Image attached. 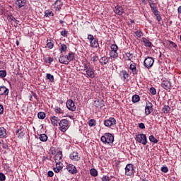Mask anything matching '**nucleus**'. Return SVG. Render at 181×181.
I'll use <instances>...</instances> for the list:
<instances>
[{"instance_id":"nucleus-1","label":"nucleus","mask_w":181,"mask_h":181,"mask_svg":"<svg viewBox=\"0 0 181 181\" xmlns=\"http://www.w3.org/2000/svg\"><path fill=\"white\" fill-rule=\"evenodd\" d=\"M76 59V57L74 56V53L73 52H69L67 55H64L62 54L59 57V62L61 63V64H69L70 62H73Z\"/></svg>"},{"instance_id":"nucleus-2","label":"nucleus","mask_w":181,"mask_h":181,"mask_svg":"<svg viewBox=\"0 0 181 181\" xmlns=\"http://www.w3.org/2000/svg\"><path fill=\"white\" fill-rule=\"evenodd\" d=\"M100 141L103 144H112L114 142V136L111 133H105L101 136Z\"/></svg>"},{"instance_id":"nucleus-3","label":"nucleus","mask_w":181,"mask_h":181,"mask_svg":"<svg viewBox=\"0 0 181 181\" xmlns=\"http://www.w3.org/2000/svg\"><path fill=\"white\" fill-rule=\"evenodd\" d=\"M136 141L142 145H146L148 144V139L146 138V134H139L135 137Z\"/></svg>"},{"instance_id":"nucleus-4","label":"nucleus","mask_w":181,"mask_h":181,"mask_svg":"<svg viewBox=\"0 0 181 181\" xmlns=\"http://www.w3.org/2000/svg\"><path fill=\"white\" fill-rule=\"evenodd\" d=\"M61 132H66L69 129V120L63 119L59 123Z\"/></svg>"},{"instance_id":"nucleus-5","label":"nucleus","mask_w":181,"mask_h":181,"mask_svg":"<svg viewBox=\"0 0 181 181\" xmlns=\"http://www.w3.org/2000/svg\"><path fill=\"white\" fill-rule=\"evenodd\" d=\"M153 63H155V59L152 57H148L144 59V66L146 69H149L153 66Z\"/></svg>"},{"instance_id":"nucleus-6","label":"nucleus","mask_w":181,"mask_h":181,"mask_svg":"<svg viewBox=\"0 0 181 181\" xmlns=\"http://www.w3.org/2000/svg\"><path fill=\"white\" fill-rule=\"evenodd\" d=\"M135 173V170L134 169V165L127 164L125 167V175L126 176H132Z\"/></svg>"},{"instance_id":"nucleus-7","label":"nucleus","mask_w":181,"mask_h":181,"mask_svg":"<svg viewBox=\"0 0 181 181\" xmlns=\"http://www.w3.org/2000/svg\"><path fill=\"white\" fill-rule=\"evenodd\" d=\"M117 124V120L114 117H110L107 119L104 120V125L107 128H111V127H114Z\"/></svg>"},{"instance_id":"nucleus-8","label":"nucleus","mask_w":181,"mask_h":181,"mask_svg":"<svg viewBox=\"0 0 181 181\" xmlns=\"http://www.w3.org/2000/svg\"><path fill=\"white\" fill-rule=\"evenodd\" d=\"M152 111H153V105L152 104V103L147 101L146 103V107H145L146 115H149V114H151Z\"/></svg>"},{"instance_id":"nucleus-9","label":"nucleus","mask_w":181,"mask_h":181,"mask_svg":"<svg viewBox=\"0 0 181 181\" xmlns=\"http://www.w3.org/2000/svg\"><path fill=\"white\" fill-rule=\"evenodd\" d=\"M27 2V0H16L15 6L16 9H21V8H24V6H26Z\"/></svg>"},{"instance_id":"nucleus-10","label":"nucleus","mask_w":181,"mask_h":181,"mask_svg":"<svg viewBox=\"0 0 181 181\" xmlns=\"http://www.w3.org/2000/svg\"><path fill=\"white\" fill-rule=\"evenodd\" d=\"M66 170L69 173H71V175H76V173L78 172L76 168V165L73 164H68L66 165Z\"/></svg>"},{"instance_id":"nucleus-11","label":"nucleus","mask_w":181,"mask_h":181,"mask_svg":"<svg viewBox=\"0 0 181 181\" xmlns=\"http://www.w3.org/2000/svg\"><path fill=\"white\" fill-rule=\"evenodd\" d=\"M69 158L71 160H74L75 162H78V160H80L81 159V156L78 155V153L76 151L72 152L69 155Z\"/></svg>"},{"instance_id":"nucleus-12","label":"nucleus","mask_w":181,"mask_h":181,"mask_svg":"<svg viewBox=\"0 0 181 181\" xmlns=\"http://www.w3.org/2000/svg\"><path fill=\"white\" fill-rule=\"evenodd\" d=\"M161 87L167 90H170V88L172 87V83H170V81L163 80L161 83Z\"/></svg>"},{"instance_id":"nucleus-13","label":"nucleus","mask_w":181,"mask_h":181,"mask_svg":"<svg viewBox=\"0 0 181 181\" xmlns=\"http://www.w3.org/2000/svg\"><path fill=\"white\" fill-rule=\"evenodd\" d=\"M53 6L56 11V12H59L60 9H62V7L63 6V2H62V0H57L54 4Z\"/></svg>"},{"instance_id":"nucleus-14","label":"nucleus","mask_w":181,"mask_h":181,"mask_svg":"<svg viewBox=\"0 0 181 181\" xmlns=\"http://www.w3.org/2000/svg\"><path fill=\"white\" fill-rule=\"evenodd\" d=\"M66 107L70 111H74L76 110V105L74 104V101H73V100H68L66 101Z\"/></svg>"},{"instance_id":"nucleus-15","label":"nucleus","mask_w":181,"mask_h":181,"mask_svg":"<svg viewBox=\"0 0 181 181\" xmlns=\"http://www.w3.org/2000/svg\"><path fill=\"white\" fill-rule=\"evenodd\" d=\"M110 62V57L107 56L102 57L99 59V63L101 66H105V64H107V63Z\"/></svg>"},{"instance_id":"nucleus-16","label":"nucleus","mask_w":181,"mask_h":181,"mask_svg":"<svg viewBox=\"0 0 181 181\" xmlns=\"http://www.w3.org/2000/svg\"><path fill=\"white\" fill-rule=\"evenodd\" d=\"M129 69L132 70L133 76H136L138 74V69H136V64L132 63L129 66Z\"/></svg>"},{"instance_id":"nucleus-17","label":"nucleus","mask_w":181,"mask_h":181,"mask_svg":"<svg viewBox=\"0 0 181 181\" xmlns=\"http://www.w3.org/2000/svg\"><path fill=\"white\" fill-rule=\"evenodd\" d=\"M119 77H121V79L123 80V81H125L128 77H129V74L127 71H122L119 73Z\"/></svg>"},{"instance_id":"nucleus-18","label":"nucleus","mask_w":181,"mask_h":181,"mask_svg":"<svg viewBox=\"0 0 181 181\" xmlns=\"http://www.w3.org/2000/svg\"><path fill=\"white\" fill-rule=\"evenodd\" d=\"M94 72V68H90L89 70L86 71V76L89 77V78H94V77H95V74Z\"/></svg>"},{"instance_id":"nucleus-19","label":"nucleus","mask_w":181,"mask_h":181,"mask_svg":"<svg viewBox=\"0 0 181 181\" xmlns=\"http://www.w3.org/2000/svg\"><path fill=\"white\" fill-rule=\"evenodd\" d=\"M9 94V89L6 86L0 87V95H8Z\"/></svg>"},{"instance_id":"nucleus-20","label":"nucleus","mask_w":181,"mask_h":181,"mask_svg":"<svg viewBox=\"0 0 181 181\" xmlns=\"http://www.w3.org/2000/svg\"><path fill=\"white\" fill-rule=\"evenodd\" d=\"M115 13L119 16L122 15L124 13V8L120 6H116L115 8Z\"/></svg>"},{"instance_id":"nucleus-21","label":"nucleus","mask_w":181,"mask_h":181,"mask_svg":"<svg viewBox=\"0 0 181 181\" xmlns=\"http://www.w3.org/2000/svg\"><path fill=\"white\" fill-rule=\"evenodd\" d=\"M16 135L18 138H23L25 136V129L20 127L16 132Z\"/></svg>"},{"instance_id":"nucleus-22","label":"nucleus","mask_w":181,"mask_h":181,"mask_svg":"<svg viewBox=\"0 0 181 181\" xmlns=\"http://www.w3.org/2000/svg\"><path fill=\"white\" fill-rule=\"evenodd\" d=\"M150 8L154 15L159 13V11H158V8L155 6V2L150 3Z\"/></svg>"},{"instance_id":"nucleus-23","label":"nucleus","mask_w":181,"mask_h":181,"mask_svg":"<svg viewBox=\"0 0 181 181\" xmlns=\"http://www.w3.org/2000/svg\"><path fill=\"white\" fill-rule=\"evenodd\" d=\"M50 120L54 127H57V125H59V117L53 116L51 117Z\"/></svg>"},{"instance_id":"nucleus-24","label":"nucleus","mask_w":181,"mask_h":181,"mask_svg":"<svg viewBox=\"0 0 181 181\" xmlns=\"http://www.w3.org/2000/svg\"><path fill=\"white\" fill-rule=\"evenodd\" d=\"M6 136H8L6 129L0 127V138H6Z\"/></svg>"},{"instance_id":"nucleus-25","label":"nucleus","mask_w":181,"mask_h":181,"mask_svg":"<svg viewBox=\"0 0 181 181\" xmlns=\"http://www.w3.org/2000/svg\"><path fill=\"white\" fill-rule=\"evenodd\" d=\"M98 46V39L95 38L93 40L90 41V47H93V49H97Z\"/></svg>"},{"instance_id":"nucleus-26","label":"nucleus","mask_w":181,"mask_h":181,"mask_svg":"<svg viewBox=\"0 0 181 181\" xmlns=\"http://www.w3.org/2000/svg\"><path fill=\"white\" fill-rule=\"evenodd\" d=\"M142 40L146 47H152V42H151V41H149L148 39H146V37H143Z\"/></svg>"},{"instance_id":"nucleus-27","label":"nucleus","mask_w":181,"mask_h":181,"mask_svg":"<svg viewBox=\"0 0 181 181\" xmlns=\"http://www.w3.org/2000/svg\"><path fill=\"white\" fill-rule=\"evenodd\" d=\"M109 55L112 59H118V51H110Z\"/></svg>"},{"instance_id":"nucleus-28","label":"nucleus","mask_w":181,"mask_h":181,"mask_svg":"<svg viewBox=\"0 0 181 181\" xmlns=\"http://www.w3.org/2000/svg\"><path fill=\"white\" fill-rule=\"evenodd\" d=\"M140 100H141V97H139V95H134L132 98V101L134 104L136 103H139Z\"/></svg>"},{"instance_id":"nucleus-29","label":"nucleus","mask_w":181,"mask_h":181,"mask_svg":"<svg viewBox=\"0 0 181 181\" xmlns=\"http://www.w3.org/2000/svg\"><path fill=\"white\" fill-rule=\"evenodd\" d=\"M162 112L163 114H169V112H170V107H169V105H165L162 108Z\"/></svg>"},{"instance_id":"nucleus-30","label":"nucleus","mask_w":181,"mask_h":181,"mask_svg":"<svg viewBox=\"0 0 181 181\" xmlns=\"http://www.w3.org/2000/svg\"><path fill=\"white\" fill-rule=\"evenodd\" d=\"M90 175L93 177H97L98 176V171L95 168H92L90 170Z\"/></svg>"},{"instance_id":"nucleus-31","label":"nucleus","mask_w":181,"mask_h":181,"mask_svg":"<svg viewBox=\"0 0 181 181\" xmlns=\"http://www.w3.org/2000/svg\"><path fill=\"white\" fill-rule=\"evenodd\" d=\"M45 16L46 18H51V16H54V13L51 10H46L45 12Z\"/></svg>"},{"instance_id":"nucleus-32","label":"nucleus","mask_w":181,"mask_h":181,"mask_svg":"<svg viewBox=\"0 0 181 181\" xmlns=\"http://www.w3.org/2000/svg\"><path fill=\"white\" fill-rule=\"evenodd\" d=\"M46 78L50 83H53V81H54V76L50 74H46Z\"/></svg>"},{"instance_id":"nucleus-33","label":"nucleus","mask_w":181,"mask_h":181,"mask_svg":"<svg viewBox=\"0 0 181 181\" xmlns=\"http://www.w3.org/2000/svg\"><path fill=\"white\" fill-rule=\"evenodd\" d=\"M47 135L45 134H42L40 135V140L42 141V142H46L47 141Z\"/></svg>"},{"instance_id":"nucleus-34","label":"nucleus","mask_w":181,"mask_h":181,"mask_svg":"<svg viewBox=\"0 0 181 181\" xmlns=\"http://www.w3.org/2000/svg\"><path fill=\"white\" fill-rule=\"evenodd\" d=\"M47 46L48 49H53L54 47V43L52 41V40H47Z\"/></svg>"},{"instance_id":"nucleus-35","label":"nucleus","mask_w":181,"mask_h":181,"mask_svg":"<svg viewBox=\"0 0 181 181\" xmlns=\"http://www.w3.org/2000/svg\"><path fill=\"white\" fill-rule=\"evenodd\" d=\"M37 117L39 119H45V118H46V113H45V112H40L37 114Z\"/></svg>"},{"instance_id":"nucleus-36","label":"nucleus","mask_w":181,"mask_h":181,"mask_svg":"<svg viewBox=\"0 0 181 181\" xmlns=\"http://www.w3.org/2000/svg\"><path fill=\"white\" fill-rule=\"evenodd\" d=\"M148 139L150 142H152L153 144H158V139H156L153 135L149 136Z\"/></svg>"},{"instance_id":"nucleus-37","label":"nucleus","mask_w":181,"mask_h":181,"mask_svg":"<svg viewBox=\"0 0 181 181\" xmlns=\"http://www.w3.org/2000/svg\"><path fill=\"white\" fill-rule=\"evenodd\" d=\"M88 124L89 127H95V125H97V122H95V119H90L88 121Z\"/></svg>"},{"instance_id":"nucleus-38","label":"nucleus","mask_w":181,"mask_h":181,"mask_svg":"<svg viewBox=\"0 0 181 181\" xmlns=\"http://www.w3.org/2000/svg\"><path fill=\"white\" fill-rule=\"evenodd\" d=\"M110 52H118V46L115 44H112L111 46H110Z\"/></svg>"},{"instance_id":"nucleus-39","label":"nucleus","mask_w":181,"mask_h":181,"mask_svg":"<svg viewBox=\"0 0 181 181\" xmlns=\"http://www.w3.org/2000/svg\"><path fill=\"white\" fill-rule=\"evenodd\" d=\"M59 50L61 53H63V52H66L67 50V45H66L65 44H62Z\"/></svg>"},{"instance_id":"nucleus-40","label":"nucleus","mask_w":181,"mask_h":181,"mask_svg":"<svg viewBox=\"0 0 181 181\" xmlns=\"http://www.w3.org/2000/svg\"><path fill=\"white\" fill-rule=\"evenodd\" d=\"M126 57H127V60H132L134 58V54H131L130 52H127L126 53Z\"/></svg>"},{"instance_id":"nucleus-41","label":"nucleus","mask_w":181,"mask_h":181,"mask_svg":"<svg viewBox=\"0 0 181 181\" xmlns=\"http://www.w3.org/2000/svg\"><path fill=\"white\" fill-rule=\"evenodd\" d=\"M134 35L137 37H141L144 36V33H142V31L138 30V31L134 32Z\"/></svg>"},{"instance_id":"nucleus-42","label":"nucleus","mask_w":181,"mask_h":181,"mask_svg":"<svg viewBox=\"0 0 181 181\" xmlns=\"http://www.w3.org/2000/svg\"><path fill=\"white\" fill-rule=\"evenodd\" d=\"M83 71L86 72L88 71V70H90V69H93V67L87 65V64H83Z\"/></svg>"},{"instance_id":"nucleus-43","label":"nucleus","mask_w":181,"mask_h":181,"mask_svg":"<svg viewBox=\"0 0 181 181\" xmlns=\"http://www.w3.org/2000/svg\"><path fill=\"white\" fill-rule=\"evenodd\" d=\"M0 77H1V78H4V77H6V71L1 70L0 71Z\"/></svg>"},{"instance_id":"nucleus-44","label":"nucleus","mask_w":181,"mask_h":181,"mask_svg":"<svg viewBox=\"0 0 181 181\" xmlns=\"http://www.w3.org/2000/svg\"><path fill=\"white\" fill-rule=\"evenodd\" d=\"M149 92L151 94H152V95H156V88L154 87H151L149 90Z\"/></svg>"},{"instance_id":"nucleus-45","label":"nucleus","mask_w":181,"mask_h":181,"mask_svg":"<svg viewBox=\"0 0 181 181\" xmlns=\"http://www.w3.org/2000/svg\"><path fill=\"white\" fill-rule=\"evenodd\" d=\"M160 170H161V172H163V173H168V172H169V168H168L167 166H163V167H161Z\"/></svg>"},{"instance_id":"nucleus-46","label":"nucleus","mask_w":181,"mask_h":181,"mask_svg":"<svg viewBox=\"0 0 181 181\" xmlns=\"http://www.w3.org/2000/svg\"><path fill=\"white\" fill-rule=\"evenodd\" d=\"M102 181H111V177L107 175H103V177L101 179Z\"/></svg>"},{"instance_id":"nucleus-47","label":"nucleus","mask_w":181,"mask_h":181,"mask_svg":"<svg viewBox=\"0 0 181 181\" xmlns=\"http://www.w3.org/2000/svg\"><path fill=\"white\" fill-rule=\"evenodd\" d=\"M91 62H98V57L97 55H91V58H90Z\"/></svg>"},{"instance_id":"nucleus-48","label":"nucleus","mask_w":181,"mask_h":181,"mask_svg":"<svg viewBox=\"0 0 181 181\" xmlns=\"http://www.w3.org/2000/svg\"><path fill=\"white\" fill-rule=\"evenodd\" d=\"M55 168H57V169H59V170H62V169H63V165L62 163H57Z\"/></svg>"},{"instance_id":"nucleus-49","label":"nucleus","mask_w":181,"mask_h":181,"mask_svg":"<svg viewBox=\"0 0 181 181\" xmlns=\"http://www.w3.org/2000/svg\"><path fill=\"white\" fill-rule=\"evenodd\" d=\"M94 104H95V106L97 107V108H103L104 106H100V101L98 100H95L94 102Z\"/></svg>"},{"instance_id":"nucleus-50","label":"nucleus","mask_w":181,"mask_h":181,"mask_svg":"<svg viewBox=\"0 0 181 181\" xmlns=\"http://www.w3.org/2000/svg\"><path fill=\"white\" fill-rule=\"evenodd\" d=\"M6 179V177L5 176V174L0 173V181H5Z\"/></svg>"},{"instance_id":"nucleus-51","label":"nucleus","mask_w":181,"mask_h":181,"mask_svg":"<svg viewBox=\"0 0 181 181\" xmlns=\"http://www.w3.org/2000/svg\"><path fill=\"white\" fill-rule=\"evenodd\" d=\"M67 30H64L63 31H61V36H63V37H67Z\"/></svg>"},{"instance_id":"nucleus-52","label":"nucleus","mask_w":181,"mask_h":181,"mask_svg":"<svg viewBox=\"0 0 181 181\" xmlns=\"http://www.w3.org/2000/svg\"><path fill=\"white\" fill-rule=\"evenodd\" d=\"M155 16H156V19L158 21V22H160V21H162V17L160 16V14L157 13V14H154Z\"/></svg>"},{"instance_id":"nucleus-53","label":"nucleus","mask_w":181,"mask_h":181,"mask_svg":"<svg viewBox=\"0 0 181 181\" xmlns=\"http://www.w3.org/2000/svg\"><path fill=\"white\" fill-rule=\"evenodd\" d=\"M45 62L50 64L53 62V58L47 57V58L45 59Z\"/></svg>"},{"instance_id":"nucleus-54","label":"nucleus","mask_w":181,"mask_h":181,"mask_svg":"<svg viewBox=\"0 0 181 181\" xmlns=\"http://www.w3.org/2000/svg\"><path fill=\"white\" fill-rule=\"evenodd\" d=\"M95 38L94 36L91 34L88 35V40H90V42H92V40H95Z\"/></svg>"},{"instance_id":"nucleus-55","label":"nucleus","mask_w":181,"mask_h":181,"mask_svg":"<svg viewBox=\"0 0 181 181\" xmlns=\"http://www.w3.org/2000/svg\"><path fill=\"white\" fill-rule=\"evenodd\" d=\"M55 112H57V114H61L62 113V108L57 107H55L54 110Z\"/></svg>"},{"instance_id":"nucleus-56","label":"nucleus","mask_w":181,"mask_h":181,"mask_svg":"<svg viewBox=\"0 0 181 181\" xmlns=\"http://www.w3.org/2000/svg\"><path fill=\"white\" fill-rule=\"evenodd\" d=\"M139 128H140V129H145V124L139 123Z\"/></svg>"},{"instance_id":"nucleus-57","label":"nucleus","mask_w":181,"mask_h":181,"mask_svg":"<svg viewBox=\"0 0 181 181\" xmlns=\"http://www.w3.org/2000/svg\"><path fill=\"white\" fill-rule=\"evenodd\" d=\"M47 175H48L49 177H53L54 173H53V171L49 170V171H48Z\"/></svg>"},{"instance_id":"nucleus-58","label":"nucleus","mask_w":181,"mask_h":181,"mask_svg":"<svg viewBox=\"0 0 181 181\" xmlns=\"http://www.w3.org/2000/svg\"><path fill=\"white\" fill-rule=\"evenodd\" d=\"M10 21L15 22V23L18 22V20H16V18H15V17H13V16L10 17Z\"/></svg>"},{"instance_id":"nucleus-59","label":"nucleus","mask_w":181,"mask_h":181,"mask_svg":"<svg viewBox=\"0 0 181 181\" xmlns=\"http://www.w3.org/2000/svg\"><path fill=\"white\" fill-rule=\"evenodd\" d=\"M0 114H4V105H0Z\"/></svg>"},{"instance_id":"nucleus-60","label":"nucleus","mask_w":181,"mask_h":181,"mask_svg":"<svg viewBox=\"0 0 181 181\" xmlns=\"http://www.w3.org/2000/svg\"><path fill=\"white\" fill-rule=\"evenodd\" d=\"M53 170L55 172V173H59V172H60V170L56 167L53 168Z\"/></svg>"},{"instance_id":"nucleus-61","label":"nucleus","mask_w":181,"mask_h":181,"mask_svg":"<svg viewBox=\"0 0 181 181\" xmlns=\"http://www.w3.org/2000/svg\"><path fill=\"white\" fill-rule=\"evenodd\" d=\"M177 13H179V15H181V6H180L177 8Z\"/></svg>"},{"instance_id":"nucleus-62","label":"nucleus","mask_w":181,"mask_h":181,"mask_svg":"<svg viewBox=\"0 0 181 181\" xmlns=\"http://www.w3.org/2000/svg\"><path fill=\"white\" fill-rule=\"evenodd\" d=\"M170 44L172 45L173 47H177V45L175 42H171Z\"/></svg>"},{"instance_id":"nucleus-63","label":"nucleus","mask_w":181,"mask_h":181,"mask_svg":"<svg viewBox=\"0 0 181 181\" xmlns=\"http://www.w3.org/2000/svg\"><path fill=\"white\" fill-rule=\"evenodd\" d=\"M4 149H8V145L7 144H3Z\"/></svg>"},{"instance_id":"nucleus-64","label":"nucleus","mask_w":181,"mask_h":181,"mask_svg":"<svg viewBox=\"0 0 181 181\" xmlns=\"http://www.w3.org/2000/svg\"><path fill=\"white\" fill-rule=\"evenodd\" d=\"M59 159H62L63 154L61 153H59Z\"/></svg>"}]
</instances>
